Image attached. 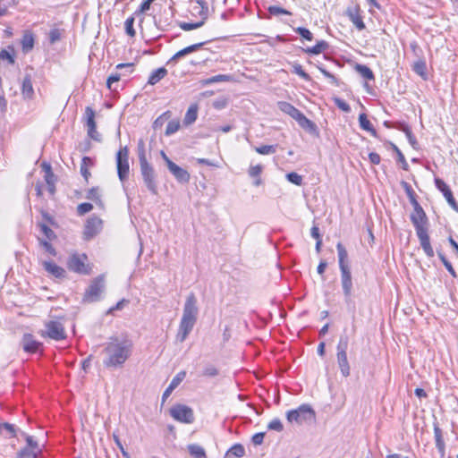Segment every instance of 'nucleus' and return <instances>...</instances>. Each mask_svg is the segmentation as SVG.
<instances>
[{
	"instance_id": "obj_1",
	"label": "nucleus",
	"mask_w": 458,
	"mask_h": 458,
	"mask_svg": "<svg viewBox=\"0 0 458 458\" xmlns=\"http://www.w3.org/2000/svg\"><path fill=\"white\" fill-rule=\"evenodd\" d=\"M133 344L129 339L114 338L105 347L104 365L107 368L122 367L132 352Z\"/></svg>"
},
{
	"instance_id": "obj_2",
	"label": "nucleus",
	"mask_w": 458,
	"mask_h": 458,
	"mask_svg": "<svg viewBox=\"0 0 458 458\" xmlns=\"http://www.w3.org/2000/svg\"><path fill=\"white\" fill-rule=\"evenodd\" d=\"M199 314V308L197 305V298L193 293H191L185 301L183 306L182 316L180 321L176 339L182 343L185 341L194 325L196 324Z\"/></svg>"
},
{
	"instance_id": "obj_3",
	"label": "nucleus",
	"mask_w": 458,
	"mask_h": 458,
	"mask_svg": "<svg viewBox=\"0 0 458 458\" xmlns=\"http://www.w3.org/2000/svg\"><path fill=\"white\" fill-rule=\"evenodd\" d=\"M286 419L290 423H313L316 420V412L310 404H301L297 409L288 411Z\"/></svg>"
},
{
	"instance_id": "obj_4",
	"label": "nucleus",
	"mask_w": 458,
	"mask_h": 458,
	"mask_svg": "<svg viewBox=\"0 0 458 458\" xmlns=\"http://www.w3.org/2000/svg\"><path fill=\"white\" fill-rule=\"evenodd\" d=\"M349 337L342 335L336 346V361L343 377H347L351 374V367L347 357Z\"/></svg>"
},
{
	"instance_id": "obj_5",
	"label": "nucleus",
	"mask_w": 458,
	"mask_h": 458,
	"mask_svg": "<svg viewBox=\"0 0 458 458\" xmlns=\"http://www.w3.org/2000/svg\"><path fill=\"white\" fill-rule=\"evenodd\" d=\"M88 256L84 253H72L66 261L67 268L80 275H90L92 273V265L88 262Z\"/></svg>"
},
{
	"instance_id": "obj_6",
	"label": "nucleus",
	"mask_w": 458,
	"mask_h": 458,
	"mask_svg": "<svg viewBox=\"0 0 458 458\" xmlns=\"http://www.w3.org/2000/svg\"><path fill=\"white\" fill-rule=\"evenodd\" d=\"M105 288V275H99L90 282L89 287L86 289L82 298L83 301L96 302L99 301Z\"/></svg>"
},
{
	"instance_id": "obj_7",
	"label": "nucleus",
	"mask_w": 458,
	"mask_h": 458,
	"mask_svg": "<svg viewBox=\"0 0 458 458\" xmlns=\"http://www.w3.org/2000/svg\"><path fill=\"white\" fill-rule=\"evenodd\" d=\"M38 335L44 338H50L55 341H62L66 338V333L64 325L56 320L45 322V329H41Z\"/></svg>"
},
{
	"instance_id": "obj_8",
	"label": "nucleus",
	"mask_w": 458,
	"mask_h": 458,
	"mask_svg": "<svg viewBox=\"0 0 458 458\" xmlns=\"http://www.w3.org/2000/svg\"><path fill=\"white\" fill-rule=\"evenodd\" d=\"M128 157L129 149L126 146L121 148L116 153L117 174L121 182L125 181L129 175L130 165Z\"/></svg>"
},
{
	"instance_id": "obj_9",
	"label": "nucleus",
	"mask_w": 458,
	"mask_h": 458,
	"mask_svg": "<svg viewBox=\"0 0 458 458\" xmlns=\"http://www.w3.org/2000/svg\"><path fill=\"white\" fill-rule=\"evenodd\" d=\"M140 174L142 176V179L144 181L145 185L147 186L148 190L153 193H157V186L156 183V173L148 162L140 164Z\"/></svg>"
},
{
	"instance_id": "obj_10",
	"label": "nucleus",
	"mask_w": 458,
	"mask_h": 458,
	"mask_svg": "<svg viewBox=\"0 0 458 458\" xmlns=\"http://www.w3.org/2000/svg\"><path fill=\"white\" fill-rule=\"evenodd\" d=\"M171 416L177 421L191 424L194 421V413L191 407L177 404L170 410Z\"/></svg>"
},
{
	"instance_id": "obj_11",
	"label": "nucleus",
	"mask_w": 458,
	"mask_h": 458,
	"mask_svg": "<svg viewBox=\"0 0 458 458\" xmlns=\"http://www.w3.org/2000/svg\"><path fill=\"white\" fill-rule=\"evenodd\" d=\"M86 114V126L88 129V135L96 141H101L102 138L100 133L97 131V124L95 122V112L94 110L87 106L85 110Z\"/></svg>"
},
{
	"instance_id": "obj_12",
	"label": "nucleus",
	"mask_w": 458,
	"mask_h": 458,
	"mask_svg": "<svg viewBox=\"0 0 458 458\" xmlns=\"http://www.w3.org/2000/svg\"><path fill=\"white\" fill-rule=\"evenodd\" d=\"M20 345L25 352L36 353L43 344L32 334L25 333L21 339Z\"/></svg>"
},
{
	"instance_id": "obj_13",
	"label": "nucleus",
	"mask_w": 458,
	"mask_h": 458,
	"mask_svg": "<svg viewBox=\"0 0 458 458\" xmlns=\"http://www.w3.org/2000/svg\"><path fill=\"white\" fill-rule=\"evenodd\" d=\"M341 271V284L343 287V292L345 297V301L348 302L351 300L352 291V280L351 268H342Z\"/></svg>"
},
{
	"instance_id": "obj_14",
	"label": "nucleus",
	"mask_w": 458,
	"mask_h": 458,
	"mask_svg": "<svg viewBox=\"0 0 458 458\" xmlns=\"http://www.w3.org/2000/svg\"><path fill=\"white\" fill-rule=\"evenodd\" d=\"M413 207L414 210L411 215V218L414 226L416 229H425L427 222L425 212L416 200H414Z\"/></svg>"
},
{
	"instance_id": "obj_15",
	"label": "nucleus",
	"mask_w": 458,
	"mask_h": 458,
	"mask_svg": "<svg viewBox=\"0 0 458 458\" xmlns=\"http://www.w3.org/2000/svg\"><path fill=\"white\" fill-rule=\"evenodd\" d=\"M197 2L202 7V11L200 12V14L202 16H204L203 20L200 21H198V22H185V21L181 22L179 24V27L185 31L196 30V29L202 27L205 23V20L207 19V13H208L207 3L203 0H198Z\"/></svg>"
},
{
	"instance_id": "obj_16",
	"label": "nucleus",
	"mask_w": 458,
	"mask_h": 458,
	"mask_svg": "<svg viewBox=\"0 0 458 458\" xmlns=\"http://www.w3.org/2000/svg\"><path fill=\"white\" fill-rule=\"evenodd\" d=\"M436 187L443 192L445 198L446 199L448 204L458 211L457 203L453 196V193L447 184L440 178H435Z\"/></svg>"
},
{
	"instance_id": "obj_17",
	"label": "nucleus",
	"mask_w": 458,
	"mask_h": 458,
	"mask_svg": "<svg viewBox=\"0 0 458 458\" xmlns=\"http://www.w3.org/2000/svg\"><path fill=\"white\" fill-rule=\"evenodd\" d=\"M346 15L359 30L365 29V23L360 14V7L358 5L349 6L346 10Z\"/></svg>"
},
{
	"instance_id": "obj_18",
	"label": "nucleus",
	"mask_w": 458,
	"mask_h": 458,
	"mask_svg": "<svg viewBox=\"0 0 458 458\" xmlns=\"http://www.w3.org/2000/svg\"><path fill=\"white\" fill-rule=\"evenodd\" d=\"M417 235L420 241V247L422 248L424 253L428 258H433L435 255V251L430 243V238L428 233V231H417Z\"/></svg>"
},
{
	"instance_id": "obj_19",
	"label": "nucleus",
	"mask_w": 458,
	"mask_h": 458,
	"mask_svg": "<svg viewBox=\"0 0 458 458\" xmlns=\"http://www.w3.org/2000/svg\"><path fill=\"white\" fill-rule=\"evenodd\" d=\"M42 266L44 269L52 276L59 279H64L66 277V271L64 267L56 265L53 261H43Z\"/></svg>"
},
{
	"instance_id": "obj_20",
	"label": "nucleus",
	"mask_w": 458,
	"mask_h": 458,
	"mask_svg": "<svg viewBox=\"0 0 458 458\" xmlns=\"http://www.w3.org/2000/svg\"><path fill=\"white\" fill-rule=\"evenodd\" d=\"M168 170L179 182L185 183L190 181V174L175 163L170 162Z\"/></svg>"
},
{
	"instance_id": "obj_21",
	"label": "nucleus",
	"mask_w": 458,
	"mask_h": 458,
	"mask_svg": "<svg viewBox=\"0 0 458 458\" xmlns=\"http://www.w3.org/2000/svg\"><path fill=\"white\" fill-rule=\"evenodd\" d=\"M278 108L284 114L290 115L292 118L296 120V118L300 115L301 113L299 109L294 107L292 104L285 102V101H279L278 102Z\"/></svg>"
},
{
	"instance_id": "obj_22",
	"label": "nucleus",
	"mask_w": 458,
	"mask_h": 458,
	"mask_svg": "<svg viewBox=\"0 0 458 458\" xmlns=\"http://www.w3.org/2000/svg\"><path fill=\"white\" fill-rule=\"evenodd\" d=\"M336 249L338 254L339 268L342 269L350 267L348 253L344 246L341 242H338L336 245Z\"/></svg>"
},
{
	"instance_id": "obj_23",
	"label": "nucleus",
	"mask_w": 458,
	"mask_h": 458,
	"mask_svg": "<svg viewBox=\"0 0 458 458\" xmlns=\"http://www.w3.org/2000/svg\"><path fill=\"white\" fill-rule=\"evenodd\" d=\"M34 36L30 31H25L21 40V49L24 53H29L34 47Z\"/></svg>"
},
{
	"instance_id": "obj_24",
	"label": "nucleus",
	"mask_w": 458,
	"mask_h": 458,
	"mask_svg": "<svg viewBox=\"0 0 458 458\" xmlns=\"http://www.w3.org/2000/svg\"><path fill=\"white\" fill-rule=\"evenodd\" d=\"M45 181L47 185V191L51 195H54L55 193V182L56 177L53 174L51 166L47 165V171L45 174Z\"/></svg>"
},
{
	"instance_id": "obj_25",
	"label": "nucleus",
	"mask_w": 458,
	"mask_h": 458,
	"mask_svg": "<svg viewBox=\"0 0 458 458\" xmlns=\"http://www.w3.org/2000/svg\"><path fill=\"white\" fill-rule=\"evenodd\" d=\"M166 75L167 70L164 67H160L150 73L148 83L150 85H155L157 82H159L162 79H164Z\"/></svg>"
},
{
	"instance_id": "obj_26",
	"label": "nucleus",
	"mask_w": 458,
	"mask_h": 458,
	"mask_svg": "<svg viewBox=\"0 0 458 458\" xmlns=\"http://www.w3.org/2000/svg\"><path fill=\"white\" fill-rule=\"evenodd\" d=\"M21 93L25 98H31L34 95V89L31 79L29 75L25 76L22 81Z\"/></svg>"
},
{
	"instance_id": "obj_27",
	"label": "nucleus",
	"mask_w": 458,
	"mask_h": 458,
	"mask_svg": "<svg viewBox=\"0 0 458 458\" xmlns=\"http://www.w3.org/2000/svg\"><path fill=\"white\" fill-rule=\"evenodd\" d=\"M329 47V45L325 40L318 41V43L312 47L303 48V51L309 55H318L326 51Z\"/></svg>"
},
{
	"instance_id": "obj_28",
	"label": "nucleus",
	"mask_w": 458,
	"mask_h": 458,
	"mask_svg": "<svg viewBox=\"0 0 458 458\" xmlns=\"http://www.w3.org/2000/svg\"><path fill=\"white\" fill-rule=\"evenodd\" d=\"M359 123L361 129L370 132L372 136L377 137V131L374 129V127L367 118L366 114H360L359 115Z\"/></svg>"
},
{
	"instance_id": "obj_29",
	"label": "nucleus",
	"mask_w": 458,
	"mask_h": 458,
	"mask_svg": "<svg viewBox=\"0 0 458 458\" xmlns=\"http://www.w3.org/2000/svg\"><path fill=\"white\" fill-rule=\"evenodd\" d=\"M355 71L364 79L366 80H374L375 79V76H374V73L373 72L371 71V69L369 67H368L367 65H364V64H357L355 65Z\"/></svg>"
},
{
	"instance_id": "obj_30",
	"label": "nucleus",
	"mask_w": 458,
	"mask_h": 458,
	"mask_svg": "<svg viewBox=\"0 0 458 458\" xmlns=\"http://www.w3.org/2000/svg\"><path fill=\"white\" fill-rule=\"evenodd\" d=\"M263 171V166L261 165H250L248 174L250 177L256 178L254 182V185L259 186L261 184V179L259 178L260 174Z\"/></svg>"
},
{
	"instance_id": "obj_31",
	"label": "nucleus",
	"mask_w": 458,
	"mask_h": 458,
	"mask_svg": "<svg viewBox=\"0 0 458 458\" xmlns=\"http://www.w3.org/2000/svg\"><path fill=\"white\" fill-rule=\"evenodd\" d=\"M295 121L305 130L314 131L316 128L315 123L308 119L302 113L300 114Z\"/></svg>"
},
{
	"instance_id": "obj_32",
	"label": "nucleus",
	"mask_w": 458,
	"mask_h": 458,
	"mask_svg": "<svg viewBox=\"0 0 458 458\" xmlns=\"http://www.w3.org/2000/svg\"><path fill=\"white\" fill-rule=\"evenodd\" d=\"M295 121L305 130L314 131L316 128L315 123L308 119L302 113L300 114Z\"/></svg>"
},
{
	"instance_id": "obj_33",
	"label": "nucleus",
	"mask_w": 458,
	"mask_h": 458,
	"mask_svg": "<svg viewBox=\"0 0 458 458\" xmlns=\"http://www.w3.org/2000/svg\"><path fill=\"white\" fill-rule=\"evenodd\" d=\"M188 451L194 458H206V452L204 448L199 445H189Z\"/></svg>"
},
{
	"instance_id": "obj_34",
	"label": "nucleus",
	"mask_w": 458,
	"mask_h": 458,
	"mask_svg": "<svg viewBox=\"0 0 458 458\" xmlns=\"http://www.w3.org/2000/svg\"><path fill=\"white\" fill-rule=\"evenodd\" d=\"M93 165V161L89 157H84L81 160V174L85 178L86 181H88L89 177L90 176V173L88 169L89 166Z\"/></svg>"
},
{
	"instance_id": "obj_35",
	"label": "nucleus",
	"mask_w": 458,
	"mask_h": 458,
	"mask_svg": "<svg viewBox=\"0 0 458 458\" xmlns=\"http://www.w3.org/2000/svg\"><path fill=\"white\" fill-rule=\"evenodd\" d=\"M198 116V107L193 105L189 107L184 117V123L189 125L194 123Z\"/></svg>"
},
{
	"instance_id": "obj_36",
	"label": "nucleus",
	"mask_w": 458,
	"mask_h": 458,
	"mask_svg": "<svg viewBox=\"0 0 458 458\" xmlns=\"http://www.w3.org/2000/svg\"><path fill=\"white\" fill-rule=\"evenodd\" d=\"M39 246L47 253H49L51 256H56V250L53 247L51 242H47V239H43L39 235L37 237Z\"/></svg>"
},
{
	"instance_id": "obj_37",
	"label": "nucleus",
	"mask_w": 458,
	"mask_h": 458,
	"mask_svg": "<svg viewBox=\"0 0 458 458\" xmlns=\"http://www.w3.org/2000/svg\"><path fill=\"white\" fill-rule=\"evenodd\" d=\"M434 434L436 439V446L438 449V451L443 454L445 453V442L442 437V430L439 428V427L435 426Z\"/></svg>"
},
{
	"instance_id": "obj_38",
	"label": "nucleus",
	"mask_w": 458,
	"mask_h": 458,
	"mask_svg": "<svg viewBox=\"0 0 458 458\" xmlns=\"http://www.w3.org/2000/svg\"><path fill=\"white\" fill-rule=\"evenodd\" d=\"M0 60H7L9 64H13L15 62L13 47H8V49H2L0 51Z\"/></svg>"
},
{
	"instance_id": "obj_39",
	"label": "nucleus",
	"mask_w": 458,
	"mask_h": 458,
	"mask_svg": "<svg viewBox=\"0 0 458 458\" xmlns=\"http://www.w3.org/2000/svg\"><path fill=\"white\" fill-rule=\"evenodd\" d=\"M137 154H138L140 164L148 162L147 156H146L145 142L142 139H140L138 141Z\"/></svg>"
},
{
	"instance_id": "obj_40",
	"label": "nucleus",
	"mask_w": 458,
	"mask_h": 458,
	"mask_svg": "<svg viewBox=\"0 0 458 458\" xmlns=\"http://www.w3.org/2000/svg\"><path fill=\"white\" fill-rule=\"evenodd\" d=\"M437 253L438 258L442 261L443 265L445 267V268L451 274V276L453 277H456L457 275H456L455 270L454 269L452 264L447 260V259L445 258L444 253L439 250H437Z\"/></svg>"
},
{
	"instance_id": "obj_41",
	"label": "nucleus",
	"mask_w": 458,
	"mask_h": 458,
	"mask_svg": "<svg viewBox=\"0 0 458 458\" xmlns=\"http://www.w3.org/2000/svg\"><path fill=\"white\" fill-rule=\"evenodd\" d=\"M390 144H391L393 150L397 154V161L399 163H401L402 168L405 171L409 170V165H408L403 154L402 153V151L398 148V147L395 144H394V143H390Z\"/></svg>"
},
{
	"instance_id": "obj_42",
	"label": "nucleus",
	"mask_w": 458,
	"mask_h": 458,
	"mask_svg": "<svg viewBox=\"0 0 458 458\" xmlns=\"http://www.w3.org/2000/svg\"><path fill=\"white\" fill-rule=\"evenodd\" d=\"M255 151L260 155H270L276 151V145H262L255 148Z\"/></svg>"
},
{
	"instance_id": "obj_43",
	"label": "nucleus",
	"mask_w": 458,
	"mask_h": 458,
	"mask_svg": "<svg viewBox=\"0 0 458 458\" xmlns=\"http://www.w3.org/2000/svg\"><path fill=\"white\" fill-rule=\"evenodd\" d=\"M227 454L241 458L245 454V450L241 444H235L229 449Z\"/></svg>"
},
{
	"instance_id": "obj_44",
	"label": "nucleus",
	"mask_w": 458,
	"mask_h": 458,
	"mask_svg": "<svg viewBox=\"0 0 458 458\" xmlns=\"http://www.w3.org/2000/svg\"><path fill=\"white\" fill-rule=\"evenodd\" d=\"M103 227V221L98 216H91L89 218L86 229H99Z\"/></svg>"
},
{
	"instance_id": "obj_45",
	"label": "nucleus",
	"mask_w": 458,
	"mask_h": 458,
	"mask_svg": "<svg viewBox=\"0 0 458 458\" xmlns=\"http://www.w3.org/2000/svg\"><path fill=\"white\" fill-rule=\"evenodd\" d=\"M63 30L54 28L50 30L48 38L51 44H55V42L59 41L61 39Z\"/></svg>"
},
{
	"instance_id": "obj_46",
	"label": "nucleus",
	"mask_w": 458,
	"mask_h": 458,
	"mask_svg": "<svg viewBox=\"0 0 458 458\" xmlns=\"http://www.w3.org/2000/svg\"><path fill=\"white\" fill-rule=\"evenodd\" d=\"M229 79H230L229 75L218 74V75H216V76H213V77H210V78L205 80L204 84L208 85V84H213V83L221 82V81H229Z\"/></svg>"
},
{
	"instance_id": "obj_47",
	"label": "nucleus",
	"mask_w": 458,
	"mask_h": 458,
	"mask_svg": "<svg viewBox=\"0 0 458 458\" xmlns=\"http://www.w3.org/2000/svg\"><path fill=\"white\" fill-rule=\"evenodd\" d=\"M180 128V122L178 120L170 121L165 129V135L169 136L175 133Z\"/></svg>"
},
{
	"instance_id": "obj_48",
	"label": "nucleus",
	"mask_w": 458,
	"mask_h": 458,
	"mask_svg": "<svg viewBox=\"0 0 458 458\" xmlns=\"http://www.w3.org/2000/svg\"><path fill=\"white\" fill-rule=\"evenodd\" d=\"M292 72L293 73L299 75L301 78H302L305 81L310 80V76L307 72H304V70L302 69V66L299 64H293Z\"/></svg>"
},
{
	"instance_id": "obj_49",
	"label": "nucleus",
	"mask_w": 458,
	"mask_h": 458,
	"mask_svg": "<svg viewBox=\"0 0 458 458\" xmlns=\"http://www.w3.org/2000/svg\"><path fill=\"white\" fill-rule=\"evenodd\" d=\"M219 374V370L214 365H207L203 371L202 376L208 377H215Z\"/></svg>"
},
{
	"instance_id": "obj_50",
	"label": "nucleus",
	"mask_w": 458,
	"mask_h": 458,
	"mask_svg": "<svg viewBox=\"0 0 458 458\" xmlns=\"http://www.w3.org/2000/svg\"><path fill=\"white\" fill-rule=\"evenodd\" d=\"M293 30L308 41H311L313 39V34L306 28L297 27L294 28Z\"/></svg>"
},
{
	"instance_id": "obj_51",
	"label": "nucleus",
	"mask_w": 458,
	"mask_h": 458,
	"mask_svg": "<svg viewBox=\"0 0 458 458\" xmlns=\"http://www.w3.org/2000/svg\"><path fill=\"white\" fill-rule=\"evenodd\" d=\"M169 112H165L162 115L158 116L153 123L154 130L160 129L163 126V124L166 122V120L169 118Z\"/></svg>"
},
{
	"instance_id": "obj_52",
	"label": "nucleus",
	"mask_w": 458,
	"mask_h": 458,
	"mask_svg": "<svg viewBox=\"0 0 458 458\" xmlns=\"http://www.w3.org/2000/svg\"><path fill=\"white\" fill-rule=\"evenodd\" d=\"M186 371L182 370L178 372L174 378L172 379L169 386H173L174 389L181 384V382L185 378Z\"/></svg>"
},
{
	"instance_id": "obj_53",
	"label": "nucleus",
	"mask_w": 458,
	"mask_h": 458,
	"mask_svg": "<svg viewBox=\"0 0 458 458\" xmlns=\"http://www.w3.org/2000/svg\"><path fill=\"white\" fill-rule=\"evenodd\" d=\"M267 428L270 430L282 432L284 430V426H283V423L281 422V420L279 419L276 418L268 423Z\"/></svg>"
},
{
	"instance_id": "obj_54",
	"label": "nucleus",
	"mask_w": 458,
	"mask_h": 458,
	"mask_svg": "<svg viewBox=\"0 0 458 458\" xmlns=\"http://www.w3.org/2000/svg\"><path fill=\"white\" fill-rule=\"evenodd\" d=\"M286 178L290 182H292L295 185L300 186L302 183V177L295 172L287 174Z\"/></svg>"
},
{
	"instance_id": "obj_55",
	"label": "nucleus",
	"mask_w": 458,
	"mask_h": 458,
	"mask_svg": "<svg viewBox=\"0 0 458 458\" xmlns=\"http://www.w3.org/2000/svg\"><path fill=\"white\" fill-rule=\"evenodd\" d=\"M86 198L96 202L100 201L99 189L98 187L89 189Z\"/></svg>"
},
{
	"instance_id": "obj_56",
	"label": "nucleus",
	"mask_w": 458,
	"mask_h": 458,
	"mask_svg": "<svg viewBox=\"0 0 458 458\" xmlns=\"http://www.w3.org/2000/svg\"><path fill=\"white\" fill-rule=\"evenodd\" d=\"M92 208H93V206L90 203H88V202L81 203L77 207V213L80 216H83L86 213H89V211H91Z\"/></svg>"
},
{
	"instance_id": "obj_57",
	"label": "nucleus",
	"mask_w": 458,
	"mask_h": 458,
	"mask_svg": "<svg viewBox=\"0 0 458 458\" xmlns=\"http://www.w3.org/2000/svg\"><path fill=\"white\" fill-rule=\"evenodd\" d=\"M334 103L335 106L344 112L349 113L351 111L350 106L340 98H334Z\"/></svg>"
},
{
	"instance_id": "obj_58",
	"label": "nucleus",
	"mask_w": 458,
	"mask_h": 458,
	"mask_svg": "<svg viewBox=\"0 0 458 458\" xmlns=\"http://www.w3.org/2000/svg\"><path fill=\"white\" fill-rule=\"evenodd\" d=\"M133 23H134L133 17L128 18L124 23L126 33L131 37H134L136 34L135 30L133 29Z\"/></svg>"
},
{
	"instance_id": "obj_59",
	"label": "nucleus",
	"mask_w": 458,
	"mask_h": 458,
	"mask_svg": "<svg viewBox=\"0 0 458 458\" xmlns=\"http://www.w3.org/2000/svg\"><path fill=\"white\" fill-rule=\"evenodd\" d=\"M413 71L421 77L426 74V64L422 61L417 62L413 65Z\"/></svg>"
},
{
	"instance_id": "obj_60",
	"label": "nucleus",
	"mask_w": 458,
	"mask_h": 458,
	"mask_svg": "<svg viewBox=\"0 0 458 458\" xmlns=\"http://www.w3.org/2000/svg\"><path fill=\"white\" fill-rule=\"evenodd\" d=\"M18 457L19 458H36V454H35L34 450H32L29 447H25V448H22L18 453Z\"/></svg>"
},
{
	"instance_id": "obj_61",
	"label": "nucleus",
	"mask_w": 458,
	"mask_h": 458,
	"mask_svg": "<svg viewBox=\"0 0 458 458\" xmlns=\"http://www.w3.org/2000/svg\"><path fill=\"white\" fill-rule=\"evenodd\" d=\"M268 12L270 14H273V15H279V14L290 15L291 14V13L288 12L287 10H285L282 7L276 6V5L269 6Z\"/></svg>"
},
{
	"instance_id": "obj_62",
	"label": "nucleus",
	"mask_w": 458,
	"mask_h": 458,
	"mask_svg": "<svg viewBox=\"0 0 458 458\" xmlns=\"http://www.w3.org/2000/svg\"><path fill=\"white\" fill-rule=\"evenodd\" d=\"M120 79H121V74H120V73H117V72H116V73H113V74H111V75L107 78V80H106V86H107V88H108L110 90H113V88H112L113 84H114V82L119 81H120Z\"/></svg>"
},
{
	"instance_id": "obj_63",
	"label": "nucleus",
	"mask_w": 458,
	"mask_h": 458,
	"mask_svg": "<svg viewBox=\"0 0 458 458\" xmlns=\"http://www.w3.org/2000/svg\"><path fill=\"white\" fill-rule=\"evenodd\" d=\"M318 70L321 72V73L326 77L327 78L331 83L335 84V85H338V80L336 79V77L335 75H333L332 73H330L328 71H327L325 68L323 67H318Z\"/></svg>"
},
{
	"instance_id": "obj_64",
	"label": "nucleus",
	"mask_w": 458,
	"mask_h": 458,
	"mask_svg": "<svg viewBox=\"0 0 458 458\" xmlns=\"http://www.w3.org/2000/svg\"><path fill=\"white\" fill-rule=\"evenodd\" d=\"M402 186L403 187V189L405 190L407 195L409 196L410 199H411V202L413 204L414 203V200L415 198H414V191L412 190V188L411 187V185L406 182H402Z\"/></svg>"
}]
</instances>
